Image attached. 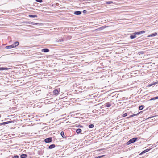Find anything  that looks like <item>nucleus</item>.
Listing matches in <instances>:
<instances>
[{"label": "nucleus", "instance_id": "31", "mask_svg": "<svg viewBox=\"0 0 158 158\" xmlns=\"http://www.w3.org/2000/svg\"><path fill=\"white\" fill-rule=\"evenodd\" d=\"M86 12V11L85 10H84L83 11V12L84 13H85Z\"/></svg>", "mask_w": 158, "mask_h": 158}, {"label": "nucleus", "instance_id": "21", "mask_svg": "<svg viewBox=\"0 0 158 158\" xmlns=\"http://www.w3.org/2000/svg\"><path fill=\"white\" fill-rule=\"evenodd\" d=\"M149 149H146V150H145L143 151L142 152V153H145V152H148V151H149Z\"/></svg>", "mask_w": 158, "mask_h": 158}, {"label": "nucleus", "instance_id": "29", "mask_svg": "<svg viewBox=\"0 0 158 158\" xmlns=\"http://www.w3.org/2000/svg\"><path fill=\"white\" fill-rule=\"evenodd\" d=\"M135 35H139L140 34V33L139 32H135V33H134Z\"/></svg>", "mask_w": 158, "mask_h": 158}, {"label": "nucleus", "instance_id": "24", "mask_svg": "<svg viewBox=\"0 0 158 158\" xmlns=\"http://www.w3.org/2000/svg\"><path fill=\"white\" fill-rule=\"evenodd\" d=\"M94 127V125L93 124H90L89 126V128H92Z\"/></svg>", "mask_w": 158, "mask_h": 158}, {"label": "nucleus", "instance_id": "8", "mask_svg": "<svg viewBox=\"0 0 158 158\" xmlns=\"http://www.w3.org/2000/svg\"><path fill=\"white\" fill-rule=\"evenodd\" d=\"M74 14L76 15H79L81 14V12L80 11H76L74 13Z\"/></svg>", "mask_w": 158, "mask_h": 158}, {"label": "nucleus", "instance_id": "9", "mask_svg": "<svg viewBox=\"0 0 158 158\" xmlns=\"http://www.w3.org/2000/svg\"><path fill=\"white\" fill-rule=\"evenodd\" d=\"M157 35V33H153V34H151L149 36V37H154V36H155L156 35Z\"/></svg>", "mask_w": 158, "mask_h": 158}, {"label": "nucleus", "instance_id": "14", "mask_svg": "<svg viewBox=\"0 0 158 158\" xmlns=\"http://www.w3.org/2000/svg\"><path fill=\"white\" fill-rule=\"evenodd\" d=\"M55 147V145L54 144H52V145H50L49 147V149H51L54 148Z\"/></svg>", "mask_w": 158, "mask_h": 158}, {"label": "nucleus", "instance_id": "30", "mask_svg": "<svg viewBox=\"0 0 158 158\" xmlns=\"http://www.w3.org/2000/svg\"><path fill=\"white\" fill-rule=\"evenodd\" d=\"M7 124V122H3V123H1V124Z\"/></svg>", "mask_w": 158, "mask_h": 158}, {"label": "nucleus", "instance_id": "13", "mask_svg": "<svg viewBox=\"0 0 158 158\" xmlns=\"http://www.w3.org/2000/svg\"><path fill=\"white\" fill-rule=\"evenodd\" d=\"M105 105L106 107H109L111 106V104L109 102L106 103L105 104Z\"/></svg>", "mask_w": 158, "mask_h": 158}, {"label": "nucleus", "instance_id": "23", "mask_svg": "<svg viewBox=\"0 0 158 158\" xmlns=\"http://www.w3.org/2000/svg\"><path fill=\"white\" fill-rule=\"evenodd\" d=\"M60 134H61V135L63 138L64 137V136H65V135L64 134V133L63 132V131L61 132L60 133Z\"/></svg>", "mask_w": 158, "mask_h": 158}, {"label": "nucleus", "instance_id": "17", "mask_svg": "<svg viewBox=\"0 0 158 158\" xmlns=\"http://www.w3.org/2000/svg\"><path fill=\"white\" fill-rule=\"evenodd\" d=\"M29 16L30 17H31V18H35V17H37V16L36 15H29Z\"/></svg>", "mask_w": 158, "mask_h": 158}, {"label": "nucleus", "instance_id": "22", "mask_svg": "<svg viewBox=\"0 0 158 158\" xmlns=\"http://www.w3.org/2000/svg\"><path fill=\"white\" fill-rule=\"evenodd\" d=\"M156 83H157V82H156L154 83L149 84L148 85V87H150L155 84H156Z\"/></svg>", "mask_w": 158, "mask_h": 158}, {"label": "nucleus", "instance_id": "26", "mask_svg": "<svg viewBox=\"0 0 158 158\" xmlns=\"http://www.w3.org/2000/svg\"><path fill=\"white\" fill-rule=\"evenodd\" d=\"M127 115V114L126 113H125L123 114V117H126Z\"/></svg>", "mask_w": 158, "mask_h": 158}, {"label": "nucleus", "instance_id": "15", "mask_svg": "<svg viewBox=\"0 0 158 158\" xmlns=\"http://www.w3.org/2000/svg\"><path fill=\"white\" fill-rule=\"evenodd\" d=\"M156 99H158V96H157V97H153L152 98H151L150 99V101L154 100H155Z\"/></svg>", "mask_w": 158, "mask_h": 158}, {"label": "nucleus", "instance_id": "33", "mask_svg": "<svg viewBox=\"0 0 158 158\" xmlns=\"http://www.w3.org/2000/svg\"><path fill=\"white\" fill-rule=\"evenodd\" d=\"M37 24V23H33L32 24H33V25H35V24Z\"/></svg>", "mask_w": 158, "mask_h": 158}, {"label": "nucleus", "instance_id": "16", "mask_svg": "<svg viewBox=\"0 0 158 158\" xmlns=\"http://www.w3.org/2000/svg\"><path fill=\"white\" fill-rule=\"evenodd\" d=\"M139 113H138L137 114L131 115H130V117H127V118H129L132 117H134V116H135L137 115L138 114H139Z\"/></svg>", "mask_w": 158, "mask_h": 158}, {"label": "nucleus", "instance_id": "20", "mask_svg": "<svg viewBox=\"0 0 158 158\" xmlns=\"http://www.w3.org/2000/svg\"><path fill=\"white\" fill-rule=\"evenodd\" d=\"M113 3V2L112 1H108L106 2V3L107 4H110Z\"/></svg>", "mask_w": 158, "mask_h": 158}, {"label": "nucleus", "instance_id": "5", "mask_svg": "<svg viewBox=\"0 0 158 158\" xmlns=\"http://www.w3.org/2000/svg\"><path fill=\"white\" fill-rule=\"evenodd\" d=\"M64 41V40L63 38H61L60 39H58L56 41V43H61Z\"/></svg>", "mask_w": 158, "mask_h": 158}, {"label": "nucleus", "instance_id": "4", "mask_svg": "<svg viewBox=\"0 0 158 158\" xmlns=\"http://www.w3.org/2000/svg\"><path fill=\"white\" fill-rule=\"evenodd\" d=\"M19 44V43L18 41H16L14 42L12 44V46H13V48H15L17 46H18Z\"/></svg>", "mask_w": 158, "mask_h": 158}, {"label": "nucleus", "instance_id": "34", "mask_svg": "<svg viewBox=\"0 0 158 158\" xmlns=\"http://www.w3.org/2000/svg\"><path fill=\"white\" fill-rule=\"evenodd\" d=\"M83 127V126H80V127Z\"/></svg>", "mask_w": 158, "mask_h": 158}, {"label": "nucleus", "instance_id": "12", "mask_svg": "<svg viewBox=\"0 0 158 158\" xmlns=\"http://www.w3.org/2000/svg\"><path fill=\"white\" fill-rule=\"evenodd\" d=\"M8 69V68H7L0 67V70H7Z\"/></svg>", "mask_w": 158, "mask_h": 158}, {"label": "nucleus", "instance_id": "1", "mask_svg": "<svg viewBox=\"0 0 158 158\" xmlns=\"http://www.w3.org/2000/svg\"><path fill=\"white\" fill-rule=\"evenodd\" d=\"M137 139V138H134L131 139H130L128 141L127 143V145H129L132 143H133L135 142H136Z\"/></svg>", "mask_w": 158, "mask_h": 158}, {"label": "nucleus", "instance_id": "27", "mask_svg": "<svg viewBox=\"0 0 158 158\" xmlns=\"http://www.w3.org/2000/svg\"><path fill=\"white\" fill-rule=\"evenodd\" d=\"M140 34H143L145 33V32L144 31H139Z\"/></svg>", "mask_w": 158, "mask_h": 158}, {"label": "nucleus", "instance_id": "7", "mask_svg": "<svg viewBox=\"0 0 158 158\" xmlns=\"http://www.w3.org/2000/svg\"><path fill=\"white\" fill-rule=\"evenodd\" d=\"M13 48V46L12 45L7 46L5 47V48L6 49H11Z\"/></svg>", "mask_w": 158, "mask_h": 158}, {"label": "nucleus", "instance_id": "25", "mask_svg": "<svg viewBox=\"0 0 158 158\" xmlns=\"http://www.w3.org/2000/svg\"><path fill=\"white\" fill-rule=\"evenodd\" d=\"M36 1L40 3H41L42 2V0H36Z\"/></svg>", "mask_w": 158, "mask_h": 158}, {"label": "nucleus", "instance_id": "32", "mask_svg": "<svg viewBox=\"0 0 158 158\" xmlns=\"http://www.w3.org/2000/svg\"><path fill=\"white\" fill-rule=\"evenodd\" d=\"M6 122H7V124L10 123V121Z\"/></svg>", "mask_w": 158, "mask_h": 158}, {"label": "nucleus", "instance_id": "10", "mask_svg": "<svg viewBox=\"0 0 158 158\" xmlns=\"http://www.w3.org/2000/svg\"><path fill=\"white\" fill-rule=\"evenodd\" d=\"M27 157V155L26 154H22L20 157L21 158H25Z\"/></svg>", "mask_w": 158, "mask_h": 158}, {"label": "nucleus", "instance_id": "2", "mask_svg": "<svg viewBox=\"0 0 158 158\" xmlns=\"http://www.w3.org/2000/svg\"><path fill=\"white\" fill-rule=\"evenodd\" d=\"M52 141V138L51 137L45 139L44 141L46 143H48Z\"/></svg>", "mask_w": 158, "mask_h": 158}, {"label": "nucleus", "instance_id": "11", "mask_svg": "<svg viewBox=\"0 0 158 158\" xmlns=\"http://www.w3.org/2000/svg\"><path fill=\"white\" fill-rule=\"evenodd\" d=\"M81 132V129L78 128L76 130V132L78 133H80Z\"/></svg>", "mask_w": 158, "mask_h": 158}, {"label": "nucleus", "instance_id": "19", "mask_svg": "<svg viewBox=\"0 0 158 158\" xmlns=\"http://www.w3.org/2000/svg\"><path fill=\"white\" fill-rule=\"evenodd\" d=\"M143 105H141L139 107V110H142L143 109Z\"/></svg>", "mask_w": 158, "mask_h": 158}, {"label": "nucleus", "instance_id": "18", "mask_svg": "<svg viewBox=\"0 0 158 158\" xmlns=\"http://www.w3.org/2000/svg\"><path fill=\"white\" fill-rule=\"evenodd\" d=\"M136 36L135 35H131L130 36V38L131 39H133L136 38Z\"/></svg>", "mask_w": 158, "mask_h": 158}, {"label": "nucleus", "instance_id": "6", "mask_svg": "<svg viewBox=\"0 0 158 158\" xmlns=\"http://www.w3.org/2000/svg\"><path fill=\"white\" fill-rule=\"evenodd\" d=\"M49 51V50L48 49H43L42 50V52H47Z\"/></svg>", "mask_w": 158, "mask_h": 158}, {"label": "nucleus", "instance_id": "3", "mask_svg": "<svg viewBox=\"0 0 158 158\" xmlns=\"http://www.w3.org/2000/svg\"><path fill=\"white\" fill-rule=\"evenodd\" d=\"M53 94L56 96L58 95L59 94V91L57 89H55L53 91Z\"/></svg>", "mask_w": 158, "mask_h": 158}, {"label": "nucleus", "instance_id": "28", "mask_svg": "<svg viewBox=\"0 0 158 158\" xmlns=\"http://www.w3.org/2000/svg\"><path fill=\"white\" fill-rule=\"evenodd\" d=\"M13 158H19V156L18 155L14 156Z\"/></svg>", "mask_w": 158, "mask_h": 158}]
</instances>
